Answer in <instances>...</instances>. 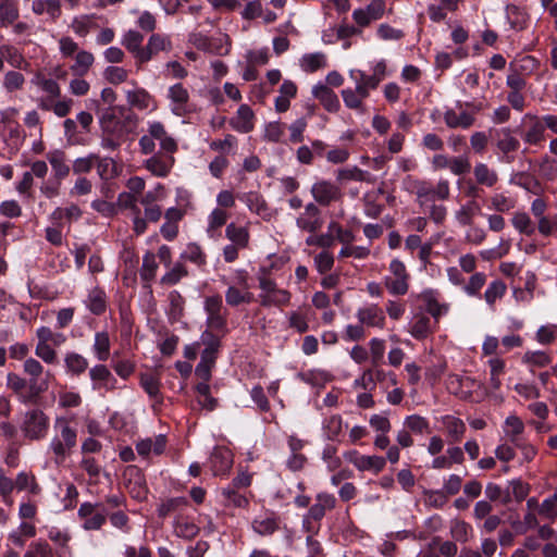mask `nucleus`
I'll return each mask as SVG.
<instances>
[{
	"mask_svg": "<svg viewBox=\"0 0 557 557\" xmlns=\"http://www.w3.org/2000/svg\"><path fill=\"white\" fill-rule=\"evenodd\" d=\"M92 349L99 361L108 360L110 356V337L107 332L96 333Z\"/></svg>",
	"mask_w": 557,
	"mask_h": 557,
	"instance_id": "5fc2aeb1",
	"label": "nucleus"
},
{
	"mask_svg": "<svg viewBox=\"0 0 557 557\" xmlns=\"http://www.w3.org/2000/svg\"><path fill=\"white\" fill-rule=\"evenodd\" d=\"M127 103L138 110H154L157 108L153 97L144 88L135 87L125 91Z\"/></svg>",
	"mask_w": 557,
	"mask_h": 557,
	"instance_id": "bb28decb",
	"label": "nucleus"
},
{
	"mask_svg": "<svg viewBox=\"0 0 557 557\" xmlns=\"http://www.w3.org/2000/svg\"><path fill=\"white\" fill-rule=\"evenodd\" d=\"M228 214L221 208L213 209L208 215L207 235L212 239L221 236V227L226 223Z\"/></svg>",
	"mask_w": 557,
	"mask_h": 557,
	"instance_id": "2f4dec72",
	"label": "nucleus"
},
{
	"mask_svg": "<svg viewBox=\"0 0 557 557\" xmlns=\"http://www.w3.org/2000/svg\"><path fill=\"white\" fill-rule=\"evenodd\" d=\"M0 53L3 58V62H7L12 70L29 71L30 63L16 47L8 44L2 45L0 46Z\"/></svg>",
	"mask_w": 557,
	"mask_h": 557,
	"instance_id": "b1692460",
	"label": "nucleus"
},
{
	"mask_svg": "<svg viewBox=\"0 0 557 557\" xmlns=\"http://www.w3.org/2000/svg\"><path fill=\"white\" fill-rule=\"evenodd\" d=\"M65 369L72 375H81L88 368V361L77 352H67L64 357Z\"/></svg>",
	"mask_w": 557,
	"mask_h": 557,
	"instance_id": "49530a36",
	"label": "nucleus"
},
{
	"mask_svg": "<svg viewBox=\"0 0 557 557\" xmlns=\"http://www.w3.org/2000/svg\"><path fill=\"white\" fill-rule=\"evenodd\" d=\"M404 426L414 434H424L429 432V422L425 418L418 416V414H411L406 417L404 421Z\"/></svg>",
	"mask_w": 557,
	"mask_h": 557,
	"instance_id": "69168bd1",
	"label": "nucleus"
},
{
	"mask_svg": "<svg viewBox=\"0 0 557 557\" xmlns=\"http://www.w3.org/2000/svg\"><path fill=\"white\" fill-rule=\"evenodd\" d=\"M299 65L306 73H313L327 66V58L323 52L306 53L300 58Z\"/></svg>",
	"mask_w": 557,
	"mask_h": 557,
	"instance_id": "f704fd0d",
	"label": "nucleus"
},
{
	"mask_svg": "<svg viewBox=\"0 0 557 557\" xmlns=\"http://www.w3.org/2000/svg\"><path fill=\"white\" fill-rule=\"evenodd\" d=\"M504 431L509 440L515 444L520 440L518 436L524 431L523 421L516 414H510L505 420Z\"/></svg>",
	"mask_w": 557,
	"mask_h": 557,
	"instance_id": "bf43d9fd",
	"label": "nucleus"
},
{
	"mask_svg": "<svg viewBox=\"0 0 557 557\" xmlns=\"http://www.w3.org/2000/svg\"><path fill=\"white\" fill-rule=\"evenodd\" d=\"M251 527L259 535L267 536L273 534L277 530L278 523L274 517L260 516L252 520Z\"/></svg>",
	"mask_w": 557,
	"mask_h": 557,
	"instance_id": "a18cd8bd",
	"label": "nucleus"
},
{
	"mask_svg": "<svg viewBox=\"0 0 557 557\" xmlns=\"http://www.w3.org/2000/svg\"><path fill=\"white\" fill-rule=\"evenodd\" d=\"M346 461L352 463L359 471L381 472L386 465V459L381 456L360 455L357 450H349L344 454Z\"/></svg>",
	"mask_w": 557,
	"mask_h": 557,
	"instance_id": "9d476101",
	"label": "nucleus"
},
{
	"mask_svg": "<svg viewBox=\"0 0 557 557\" xmlns=\"http://www.w3.org/2000/svg\"><path fill=\"white\" fill-rule=\"evenodd\" d=\"M356 317L360 324L368 327L383 329L385 314L382 308L374 304H368L357 310Z\"/></svg>",
	"mask_w": 557,
	"mask_h": 557,
	"instance_id": "dca6fc26",
	"label": "nucleus"
},
{
	"mask_svg": "<svg viewBox=\"0 0 557 557\" xmlns=\"http://www.w3.org/2000/svg\"><path fill=\"white\" fill-rule=\"evenodd\" d=\"M53 431L49 450L53 455V461L57 465H62L77 445V431L66 417L54 419Z\"/></svg>",
	"mask_w": 557,
	"mask_h": 557,
	"instance_id": "f257e3e1",
	"label": "nucleus"
},
{
	"mask_svg": "<svg viewBox=\"0 0 557 557\" xmlns=\"http://www.w3.org/2000/svg\"><path fill=\"white\" fill-rule=\"evenodd\" d=\"M387 65L384 60H381L375 63L372 67V74H367L364 71H361V81L370 87L372 90L376 89L379 84L386 77Z\"/></svg>",
	"mask_w": 557,
	"mask_h": 557,
	"instance_id": "79ce46f5",
	"label": "nucleus"
},
{
	"mask_svg": "<svg viewBox=\"0 0 557 557\" xmlns=\"http://www.w3.org/2000/svg\"><path fill=\"white\" fill-rule=\"evenodd\" d=\"M23 371L29 377L28 386L33 394L39 395L49 388L50 371H46L44 366L35 358H26L23 363Z\"/></svg>",
	"mask_w": 557,
	"mask_h": 557,
	"instance_id": "6e6552de",
	"label": "nucleus"
},
{
	"mask_svg": "<svg viewBox=\"0 0 557 557\" xmlns=\"http://www.w3.org/2000/svg\"><path fill=\"white\" fill-rule=\"evenodd\" d=\"M32 11L36 15L47 14L55 21L61 16V2L60 0H35L32 3Z\"/></svg>",
	"mask_w": 557,
	"mask_h": 557,
	"instance_id": "e433bc0d",
	"label": "nucleus"
},
{
	"mask_svg": "<svg viewBox=\"0 0 557 557\" xmlns=\"http://www.w3.org/2000/svg\"><path fill=\"white\" fill-rule=\"evenodd\" d=\"M322 224L320 209L313 202L306 205L304 212L296 219V225L309 233L317 232L322 227Z\"/></svg>",
	"mask_w": 557,
	"mask_h": 557,
	"instance_id": "f3484780",
	"label": "nucleus"
},
{
	"mask_svg": "<svg viewBox=\"0 0 557 557\" xmlns=\"http://www.w3.org/2000/svg\"><path fill=\"white\" fill-rule=\"evenodd\" d=\"M171 111L177 116H184L188 112L189 92L183 84L177 83L169 87Z\"/></svg>",
	"mask_w": 557,
	"mask_h": 557,
	"instance_id": "4468645a",
	"label": "nucleus"
},
{
	"mask_svg": "<svg viewBox=\"0 0 557 557\" xmlns=\"http://www.w3.org/2000/svg\"><path fill=\"white\" fill-rule=\"evenodd\" d=\"M15 488L17 491H28L32 494H38L40 487L36 481L35 475L32 472L22 471L20 472L15 480Z\"/></svg>",
	"mask_w": 557,
	"mask_h": 557,
	"instance_id": "13d9d810",
	"label": "nucleus"
},
{
	"mask_svg": "<svg viewBox=\"0 0 557 557\" xmlns=\"http://www.w3.org/2000/svg\"><path fill=\"white\" fill-rule=\"evenodd\" d=\"M312 95L329 112H336L341 107L337 95L323 84L313 86Z\"/></svg>",
	"mask_w": 557,
	"mask_h": 557,
	"instance_id": "cd10ccee",
	"label": "nucleus"
},
{
	"mask_svg": "<svg viewBox=\"0 0 557 557\" xmlns=\"http://www.w3.org/2000/svg\"><path fill=\"white\" fill-rule=\"evenodd\" d=\"M233 465V454L230 449L215 448L210 457V467L214 475H224Z\"/></svg>",
	"mask_w": 557,
	"mask_h": 557,
	"instance_id": "5701e85b",
	"label": "nucleus"
},
{
	"mask_svg": "<svg viewBox=\"0 0 557 557\" xmlns=\"http://www.w3.org/2000/svg\"><path fill=\"white\" fill-rule=\"evenodd\" d=\"M164 447H165V438H164V436L160 435V436L156 437L154 440H152V438L141 440L140 442L137 443L136 450L141 456H147L150 453H154L156 455H159L163 451Z\"/></svg>",
	"mask_w": 557,
	"mask_h": 557,
	"instance_id": "de8ad7c7",
	"label": "nucleus"
},
{
	"mask_svg": "<svg viewBox=\"0 0 557 557\" xmlns=\"http://www.w3.org/2000/svg\"><path fill=\"white\" fill-rule=\"evenodd\" d=\"M506 290V284L500 280H495L488 284L484 292V300L491 308H494L495 302L505 296Z\"/></svg>",
	"mask_w": 557,
	"mask_h": 557,
	"instance_id": "6e6d98bb",
	"label": "nucleus"
},
{
	"mask_svg": "<svg viewBox=\"0 0 557 557\" xmlns=\"http://www.w3.org/2000/svg\"><path fill=\"white\" fill-rule=\"evenodd\" d=\"M221 495L224 498L225 506L245 508L248 505V499L246 498V496L237 493L234 488H223Z\"/></svg>",
	"mask_w": 557,
	"mask_h": 557,
	"instance_id": "774afa93",
	"label": "nucleus"
},
{
	"mask_svg": "<svg viewBox=\"0 0 557 557\" xmlns=\"http://www.w3.org/2000/svg\"><path fill=\"white\" fill-rule=\"evenodd\" d=\"M172 49L171 40L168 36L153 34L150 36L145 52H141L140 63L148 62L151 58L161 51H170Z\"/></svg>",
	"mask_w": 557,
	"mask_h": 557,
	"instance_id": "a878e982",
	"label": "nucleus"
},
{
	"mask_svg": "<svg viewBox=\"0 0 557 557\" xmlns=\"http://www.w3.org/2000/svg\"><path fill=\"white\" fill-rule=\"evenodd\" d=\"M145 168L154 176L165 177L174 165V158L171 154H154L145 161Z\"/></svg>",
	"mask_w": 557,
	"mask_h": 557,
	"instance_id": "4be33fe9",
	"label": "nucleus"
},
{
	"mask_svg": "<svg viewBox=\"0 0 557 557\" xmlns=\"http://www.w3.org/2000/svg\"><path fill=\"white\" fill-rule=\"evenodd\" d=\"M50 428L49 417L38 408L27 410L20 424L24 438L28 441H42L46 438Z\"/></svg>",
	"mask_w": 557,
	"mask_h": 557,
	"instance_id": "7ed1b4c3",
	"label": "nucleus"
},
{
	"mask_svg": "<svg viewBox=\"0 0 557 557\" xmlns=\"http://www.w3.org/2000/svg\"><path fill=\"white\" fill-rule=\"evenodd\" d=\"M37 343L51 344L55 347L62 346L66 342V336L60 332H53L48 326H41L36 331Z\"/></svg>",
	"mask_w": 557,
	"mask_h": 557,
	"instance_id": "8fccbe9b",
	"label": "nucleus"
},
{
	"mask_svg": "<svg viewBox=\"0 0 557 557\" xmlns=\"http://www.w3.org/2000/svg\"><path fill=\"white\" fill-rule=\"evenodd\" d=\"M361 70L352 69L349 71V78L355 83V88H345L342 90V98L348 109L358 112H364L363 100L370 96L372 90L361 81Z\"/></svg>",
	"mask_w": 557,
	"mask_h": 557,
	"instance_id": "423d86ee",
	"label": "nucleus"
},
{
	"mask_svg": "<svg viewBox=\"0 0 557 557\" xmlns=\"http://www.w3.org/2000/svg\"><path fill=\"white\" fill-rule=\"evenodd\" d=\"M444 121L449 128H469L474 124V116L467 112H456L454 109H447L444 112Z\"/></svg>",
	"mask_w": 557,
	"mask_h": 557,
	"instance_id": "c756f323",
	"label": "nucleus"
},
{
	"mask_svg": "<svg viewBox=\"0 0 557 557\" xmlns=\"http://www.w3.org/2000/svg\"><path fill=\"white\" fill-rule=\"evenodd\" d=\"M521 360L533 372L535 368L547 367L552 362V357L543 350H528Z\"/></svg>",
	"mask_w": 557,
	"mask_h": 557,
	"instance_id": "37998d69",
	"label": "nucleus"
},
{
	"mask_svg": "<svg viewBox=\"0 0 557 557\" xmlns=\"http://www.w3.org/2000/svg\"><path fill=\"white\" fill-rule=\"evenodd\" d=\"M297 86L292 81H284L280 87V95L275 98V110L285 112L289 109L290 100L296 97Z\"/></svg>",
	"mask_w": 557,
	"mask_h": 557,
	"instance_id": "72a5a7b5",
	"label": "nucleus"
},
{
	"mask_svg": "<svg viewBox=\"0 0 557 557\" xmlns=\"http://www.w3.org/2000/svg\"><path fill=\"white\" fill-rule=\"evenodd\" d=\"M450 195L447 180H440L435 186L424 181L416 182L417 201L421 207L433 205L435 200H446Z\"/></svg>",
	"mask_w": 557,
	"mask_h": 557,
	"instance_id": "0eeeda50",
	"label": "nucleus"
},
{
	"mask_svg": "<svg viewBox=\"0 0 557 557\" xmlns=\"http://www.w3.org/2000/svg\"><path fill=\"white\" fill-rule=\"evenodd\" d=\"M203 309L207 314V326L213 331H221L226 325V310L220 295L208 296L203 301Z\"/></svg>",
	"mask_w": 557,
	"mask_h": 557,
	"instance_id": "1a4fd4ad",
	"label": "nucleus"
},
{
	"mask_svg": "<svg viewBox=\"0 0 557 557\" xmlns=\"http://www.w3.org/2000/svg\"><path fill=\"white\" fill-rule=\"evenodd\" d=\"M122 127L113 117L103 119L101 147L107 150H115L121 146Z\"/></svg>",
	"mask_w": 557,
	"mask_h": 557,
	"instance_id": "a211bd4d",
	"label": "nucleus"
},
{
	"mask_svg": "<svg viewBox=\"0 0 557 557\" xmlns=\"http://www.w3.org/2000/svg\"><path fill=\"white\" fill-rule=\"evenodd\" d=\"M196 391L198 394L197 403L201 408H203L208 411H212L216 408L218 400L210 395V385L209 384H207L206 382H199L196 385Z\"/></svg>",
	"mask_w": 557,
	"mask_h": 557,
	"instance_id": "864d4df0",
	"label": "nucleus"
},
{
	"mask_svg": "<svg viewBox=\"0 0 557 557\" xmlns=\"http://www.w3.org/2000/svg\"><path fill=\"white\" fill-rule=\"evenodd\" d=\"M481 208L479 203L474 200L467 202L455 213V219L460 225H470L473 222V219L476 214H479Z\"/></svg>",
	"mask_w": 557,
	"mask_h": 557,
	"instance_id": "3c124183",
	"label": "nucleus"
},
{
	"mask_svg": "<svg viewBox=\"0 0 557 557\" xmlns=\"http://www.w3.org/2000/svg\"><path fill=\"white\" fill-rule=\"evenodd\" d=\"M86 304L92 313L101 314L107 308L106 293L99 288L91 289Z\"/></svg>",
	"mask_w": 557,
	"mask_h": 557,
	"instance_id": "052dcab7",
	"label": "nucleus"
},
{
	"mask_svg": "<svg viewBox=\"0 0 557 557\" xmlns=\"http://www.w3.org/2000/svg\"><path fill=\"white\" fill-rule=\"evenodd\" d=\"M473 175L478 185L493 188L498 183V173L483 162H479L473 168Z\"/></svg>",
	"mask_w": 557,
	"mask_h": 557,
	"instance_id": "7c9ffc66",
	"label": "nucleus"
},
{
	"mask_svg": "<svg viewBox=\"0 0 557 557\" xmlns=\"http://www.w3.org/2000/svg\"><path fill=\"white\" fill-rule=\"evenodd\" d=\"M472 527L462 521L455 519L450 522V535L454 540L466 543L472 536Z\"/></svg>",
	"mask_w": 557,
	"mask_h": 557,
	"instance_id": "680f3d73",
	"label": "nucleus"
},
{
	"mask_svg": "<svg viewBox=\"0 0 557 557\" xmlns=\"http://www.w3.org/2000/svg\"><path fill=\"white\" fill-rule=\"evenodd\" d=\"M410 273L406 264L398 258L391 260L387 274L383 278L386 290L393 296H404L408 293L410 286Z\"/></svg>",
	"mask_w": 557,
	"mask_h": 557,
	"instance_id": "20e7f679",
	"label": "nucleus"
},
{
	"mask_svg": "<svg viewBox=\"0 0 557 557\" xmlns=\"http://www.w3.org/2000/svg\"><path fill=\"white\" fill-rule=\"evenodd\" d=\"M95 62V57L91 52L79 50L74 55V63L70 66L71 72L76 76L86 75Z\"/></svg>",
	"mask_w": 557,
	"mask_h": 557,
	"instance_id": "a19ab883",
	"label": "nucleus"
},
{
	"mask_svg": "<svg viewBox=\"0 0 557 557\" xmlns=\"http://www.w3.org/2000/svg\"><path fill=\"white\" fill-rule=\"evenodd\" d=\"M258 284L260 289L258 297L261 307L270 308L289 305L292 299L290 292L278 287L276 282L268 275L263 268L260 269Z\"/></svg>",
	"mask_w": 557,
	"mask_h": 557,
	"instance_id": "f03ea898",
	"label": "nucleus"
},
{
	"mask_svg": "<svg viewBox=\"0 0 557 557\" xmlns=\"http://www.w3.org/2000/svg\"><path fill=\"white\" fill-rule=\"evenodd\" d=\"M496 146L503 153L508 154L509 152L517 151L520 143L508 128H503L497 133Z\"/></svg>",
	"mask_w": 557,
	"mask_h": 557,
	"instance_id": "09e8293b",
	"label": "nucleus"
},
{
	"mask_svg": "<svg viewBox=\"0 0 557 557\" xmlns=\"http://www.w3.org/2000/svg\"><path fill=\"white\" fill-rule=\"evenodd\" d=\"M225 237L232 244L246 249L249 245L250 234L246 226H239L235 223H230L225 228Z\"/></svg>",
	"mask_w": 557,
	"mask_h": 557,
	"instance_id": "ea45409f",
	"label": "nucleus"
},
{
	"mask_svg": "<svg viewBox=\"0 0 557 557\" xmlns=\"http://www.w3.org/2000/svg\"><path fill=\"white\" fill-rule=\"evenodd\" d=\"M222 282L228 285L225 292V301L230 307L249 305L255 300V295L250 290L249 277L246 270H237L236 277L233 283L226 282L225 277L222 278Z\"/></svg>",
	"mask_w": 557,
	"mask_h": 557,
	"instance_id": "39448f33",
	"label": "nucleus"
},
{
	"mask_svg": "<svg viewBox=\"0 0 557 557\" xmlns=\"http://www.w3.org/2000/svg\"><path fill=\"white\" fill-rule=\"evenodd\" d=\"M408 332L416 339L426 338L431 334V320L423 313L414 314Z\"/></svg>",
	"mask_w": 557,
	"mask_h": 557,
	"instance_id": "58836bf2",
	"label": "nucleus"
},
{
	"mask_svg": "<svg viewBox=\"0 0 557 557\" xmlns=\"http://www.w3.org/2000/svg\"><path fill=\"white\" fill-rule=\"evenodd\" d=\"M47 160L49 161L52 171L53 177L57 181H62L70 174V166L66 163V156L62 150L54 149L47 153Z\"/></svg>",
	"mask_w": 557,
	"mask_h": 557,
	"instance_id": "c85d7f7f",
	"label": "nucleus"
},
{
	"mask_svg": "<svg viewBox=\"0 0 557 557\" xmlns=\"http://www.w3.org/2000/svg\"><path fill=\"white\" fill-rule=\"evenodd\" d=\"M25 85L26 77L20 70H9L4 72L1 87L7 95L15 97L18 92L24 90Z\"/></svg>",
	"mask_w": 557,
	"mask_h": 557,
	"instance_id": "393cba45",
	"label": "nucleus"
},
{
	"mask_svg": "<svg viewBox=\"0 0 557 557\" xmlns=\"http://www.w3.org/2000/svg\"><path fill=\"white\" fill-rule=\"evenodd\" d=\"M311 195L314 201L321 206H330L342 198L341 188L326 180L317 181L311 186Z\"/></svg>",
	"mask_w": 557,
	"mask_h": 557,
	"instance_id": "9b49d317",
	"label": "nucleus"
},
{
	"mask_svg": "<svg viewBox=\"0 0 557 557\" xmlns=\"http://www.w3.org/2000/svg\"><path fill=\"white\" fill-rule=\"evenodd\" d=\"M344 421L339 414H333L323 422V431L325 436L331 441H341L343 435Z\"/></svg>",
	"mask_w": 557,
	"mask_h": 557,
	"instance_id": "c03bdc74",
	"label": "nucleus"
},
{
	"mask_svg": "<svg viewBox=\"0 0 557 557\" xmlns=\"http://www.w3.org/2000/svg\"><path fill=\"white\" fill-rule=\"evenodd\" d=\"M239 199L245 202L251 212L256 213L264 221H270L272 219L273 213L260 194L256 191H248L240 195Z\"/></svg>",
	"mask_w": 557,
	"mask_h": 557,
	"instance_id": "412c9836",
	"label": "nucleus"
},
{
	"mask_svg": "<svg viewBox=\"0 0 557 557\" xmlns=\"http://www.w3.org/2000/svg\"><path fill=\"white\" fill-rule=\"evenodd\" d=\"M78 516L83 520V528L88 531L99 530L107 519L104 509L98 504L90 503L81 505Z\"/></svg>",
	"mask_w": 557,
	"mask_h": 557,
	"instance_id": "f8f14e48",
	"label": "nucleus"
},
{
	"mask_svg": "<svg viewBox=\"0 0 557 557\" xmlns=\"http://www.w3.org/2000/svg\"><path fill=\"white\" fill-rule=\"evenodd\" d=\"M194 44L198 49L211 54L225 55L231 50L230 38L226 35L212 38L199 36L195 39Z\"/></svg>",
	"mask_w": 557,
	"mask_h": 557,
	"instance_id": "2eb2a0df",
	"label": "nucleus"
},
{
	"mask_svg": "<svg viewBox=\"0 0 557 557\" xmlns=\"http://www.w3.org/2000/svg\"><path fill=\"white\" fill-rule=\"evenodd\" d=\"M385 12L384 0H373L364 9H357L352 12L354 21L361 27L368 26L371 22L380 20Z\"/></svg>",
	"mask_w": 557,
	"mask_h": 557,
	"instance_id": "ddd939ff",
	"label": "nucleus"
},
{
	"mask_svg": "<svg viewBox=\"0 0 557 557\" xmlns=\"http://www.w3.org/2000/svg\"><path fill=\"white\" fill-rule=\"evenodd\" d=\"M24 557H54V552L47 541L37 540L29 544Z\"/></svg>",
	"mask_w": 557,
	"mask_h": 557,
	"instance_id": "e2e57ef3",
	"label": "nucleus"
},
{
	"mask_svg": "<svg viewBox=\"0 0 557 557\" xmlns=\"http://www.w3.org/2000/svg\"><path fill=\"white\" fill-rule=\"evenodd\" d=\"M18 8L13 0H3L0 4V25L7 27L18 18Z\"/></svg>",
	"mask_w": 557,
	"mask_h": 557,
	"instance_id": "4d7b16f0",
	"label": "nucleus"
},
{
	"mask_svg": "<svg viewBox=\"0 0 557 557\" xmlns=\"http://www.w3.org/2000/svg\"><path fill=\"white\" fill-rule=\"evenodd\" d=\"M490 368L488 388L493 392L502 387V375L505 373L506 363L502 358L494 356L487 360Z\"/></svg>",
	"mask_w": 557,
	"mask_h": 557,
	"instance_id": "473e14b6",
	"label": "nucleus"
},
{
	"mask_svg": "<svg viewBox=\"0 0 557 557\" xmlns=\"http://www.w3.org/2000/svg\"><path fill=\"white\" fill-rule=\"evenodd\" d=\"M157 270V256L151 251H147L143 257V264L139 271L141 280L150 283L156 277Z\"/></svg>",
	"mask_w": 557,
	"mask_h": 557,
	"instance_id": "603ef678",
	"label": "nucleus"
},
{
	"mask_svg": "<svg viewBox=\"0 0 557 557\" xmlns=\"http://www.w3.org/2000/svg\"><path fill=\"white\" fill-rule=\"evenodd\" d=\"M92 388L110 392L115 388L116 380L104 364H96L89 370Z\"/></svg>",
	"mask_w": 557,
	"mask_h": 557,
	"instance_id": "6ab92c4d",
	"label": "nucleus"
},
{
	"mask_svg": "<svg viewBox=\"0 0 557 557\" xmlns=\"http://www.w3.org/2000/svg\"><path fill=\"white\" fill-rule=\"evenodd\" d=\"M144 36L136 30H128L122 37V45L134 55L137 62L140 63L141 52H145L143 47Z\"/></svg>",
	"mask_w": 557,
	"mask_h": 557,
	"instance_id": "4c0bfd02",
	"label": "nucleus"
},
{
	"mask_svg": "<svg viewBox=\"0 0 557 557\" xmlns=\"http://www.w3.org/2000/svg\"><path fill=\"white\" fill-rule=\"evenodd\" d=\"M228 123L238 133H249L255 128V113L248 104H242Z\"/></svg>",
	"mask_w": 557,
	"mask_h": 557,
	"instance_id": "aec40b11",
	"label": "nucleus"
},
{
	"mask_svg": "<svg viewBox=\"0 0 557 557\" xmlns=\"http://www.w3.org/2000/svg\"><path fill=\"white\" fill-rule=\"evenodd\" d=\"M202 337H209L207 347L201 352L200 362L214 367L216 354L219 349V341L210 333H203Z\"/></svg>",
	"mask_w": 557,
	"mask_h": 557,
	"instance_id": "0e129e2a",
	"label": "nucleus"
},
{
	"mask_svg": "<svg viewBox=\"0 0 557 557\" xmlns=\"http://www.w3.org/2000/svg\"><path fill=\"white\" fill-rule=\"evenodd\" d=\"M186 275L187 270L184 264L176 263L160 278V283L169 286L175 285Z\"/></svg>",
	"mask_w": 557,
	"mask_h": 557,
	"instance_id": "338daca9",
	"label": "nucleus"
},
{
	"mask_svg": "<svg viewBox=\"0 0 557 557\" xmlns=\"http://www.w3.org/2000/svg\"><path fill=\"white\" fill-rule=\"evenodd\" d=\"M443 426L447 436L451 442H460L466 432V424L463 421L454 416H445L442 418Z\"/></svg>",
	"mask_w": 557,
	"mask_h": 557,
	"instance_id": "c9c22d12",
	"label": "nucleus"
}]
</instances>
